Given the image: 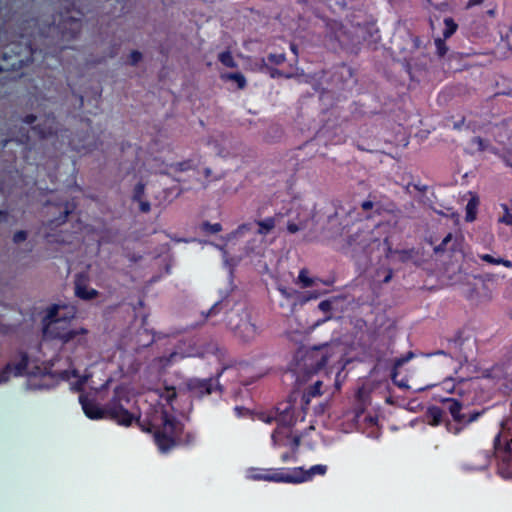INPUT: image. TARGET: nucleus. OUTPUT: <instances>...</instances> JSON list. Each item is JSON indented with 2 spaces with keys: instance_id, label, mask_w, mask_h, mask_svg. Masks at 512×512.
<instances>
[{
  "instance_id": "50",
  "label": "nucleus",
  "mask_w": 512,
  "mask_h": 512,
  "mask_svg": "<svg viewBox=\"0 0 512 512\" xmlns=\"http://www.w3.org/2000/svg\"><path fill=\"white\" fill-rule=\"evenodd\" d=\"M70 212L71 211L69 210L68 205H66L65 208H64L63 214L57 219L58 223L59 224L64 223L66 221V218H67V216L69 215Z\"/></svg>"
},
{
  "instance_id": "7",
  "label": "nucleus",
  "mask_w": 512,
  "mask_h": 512,
  "mask_svg": "<svg viewBox=\"0 0 512 512\" xmlns=\"http://www.w3.org/2000/svg\"><path fill=\"white\" fill-rule=\"evenodd\" d=\"M71 373L74 377L78 378V380L72 384V389L80 393L79 402L85 415L91 420H96V391H84V385L90 376L85 375L80 377L75 369L72 370Z\"/></svg>"
},
{
  "instance_id": "16",
  "label": "nucleus",
  "mask_w": 512,
  "mask_h": 512,
  "mask_svg": "<svg viewBox=\"0 0 512 512\" xmlns=\"http://www.w3.org/2000/svg\"><path fill=\"white\" fill-rule=\"evenodd\" d=\"M441 388L447 393L454 394L457 397H465L469 391L470 382L468 380H460L455 382L452 378L443 380L440 384Z\"/></svg>"
},
{
  "instance_id": "1",
  "label": "nucleus",
  "mask_w": 512,
  "mask_h": 512,
  "mask_svg": "<svg viewBox=\"0 0 512 512\" xmlns=\"http://www.w3.org/2000/svg\"><path fill=\"white\" fill-rule=\"evenodd\" d=\"M106 419L120 426L129 427L133 422L142 431L154 432V442L161 453H169L176 446H191L196 442V434L192 431L184 432V425L171 416L165 409L161 410V425L142 420L141 415L132 410V398L129 389L118 385L114 389L112 398L105 404H98V420Z\"/></svg>"
},
{
  "instance_id": "45",
  "label": "nucleus",
  "mask_w": 512,
  "mask_h": 512,
  "mask_svg": "<svg viewBox=\"0 0 512 512\" xmlns=\"http://www.w3.org/2000/svg\"><path fill=\"white\" fill-rule=\"evenodd\" d=\"M269 60L274 62L275 64H281L282 62L285 61V55L284 54H270L269 55Z\"/></svg>"
},
{
  "instance_id": "9",
  "label": "nucleus",
  "mask_w": 512,
  "mask_h": 512,
  "mask_svg": "<svg viewBox=\"0 0 512 512\" xmlns=\"http://www.w3.org/2000/svg\"><path fill=\"white\" fill-rule=\"evenodd\" d=\"M327 470V466L323 464L313 465L309 469L304 467L287 468L288 483L300 484L311 481L316 475L324 476Z\"/></svg>"
},
{
  "instance_id": "6",
  "label": "nucleus",
  "mask_w": 512,
  "mask_h": 512,
  "mask_svg": "<svg viewBox=\"0 0 512 512\" xmlns=\"http://www.w3.org/2000/svg\"><path fill=\"white\" fill-rule=\"evenodd\" d=\"M224 369L225 368H222L214 377L189 379L186 385L191 396L201 399L215 391L221 394L223 392V386L219 383V378L222 376Z\"/></svg>"
},
{
  "instance_id": "47",
  "label": "nucleus",
  "mask_w": 512,
  "mask_h": 512,
  "mask_svg": "<svg viewBox=\"0 0 512 512\" xmlns=\"http://www.w3.org/2000/svg\"><path fill=\"white\" fill-rule=\"evenodd\" d=\"M300 229H301V227L298 224L294 223V222H289L287 224V230L291 234H294V233L298 232Z\"/></svg>"
},
{
  "instance_id": "32",
  "label": "nucleus",
  "mask_w": 512,
  "mask_h": 512,
  "mask_svg": "<svg viewBox=\"0 0 512 512\" xmlns=\"http://www.w3.org/2000/svg\"><path fill=\"white\" fill-rule=\"evenodd\" d=\"M32 129L39 135L41 139H46L55 133L51 127L43 128L41 125H35L32 127Z\"/></svg>"
},
{
  "instance_id": "48",
  "label": "nucleus",
  "mask_w": 512,
  "mask_h": 512,
  "mask_svg": "<svg viewBox=\"0 0 512 512\" xmlns=\"http://www.w3.org/2000/svg\"><path fill=\"white\" fill-rule=\"evenodd\" d=\"M452 236L451 234H448L444 239L443 241L441 242V244H439L437 247H436V251H441V250H444L445 249V246L447 245V243L451 240Z\"/></svg>"
},
{
  "instance_id": "8",
  "label": "nucleus",
  "mask_w": 512,
  "mask_h": 512,
  "mask_svg": "<svg viewBox=\"0 0 512 512\" xmlns=\"http://www.w3.org/2000/svg\"><path fill=\"white\" fill-rule=\"evenodd\" d=\"M367 32L366 26L358 24L352 26L351 29L339 30L336 33V39L345 49L356 52L362 40L365 39Z\"/></svg>"
},
{
  "instance_id": "52",
  "label": "nucleus",
  "mask_w": 512,
  "mask_h": 512,
  "mask_svg": "<svg viewBox=\"0 0 512 512\" xmlns=\"http://www.w3.org/2000/svg\"><path fill=\"white\" fill-rule=\"evenodd\" d=\"M24 66H0V72L5 71H18L19 69L23 68Z\"/></svg>"
},
{
  "instance_id": "10",
  "label": "nucleus",
  "mask_w": 512,
  "mask_h": 512,
  "mask_svg": "<svg viewBox=\"0 0 512 512\" xmlns=\"http://www.w3.org/2000/svg\"><path fill=\"white\" fill-rule=\"evenodd\" d=\"M19 361L17 363H7L0 370V384L6 383L9 381L11 375L15 377L23 376L28 369L29 365V356L25 351H20L18 353Z\"/></svg>"
},
{
  "instance_id": "22",
  "label": "nucleus",
  "mask_w": 512,
  "mask_h": 512,
  "mask_svg": "<svg viewBox=\"0 0 512 512\" xmlns=\"http://www.w3.org/2000/svg\"><path fill=\"white\" fill-rule=\"evenodd\" d=\"M255 224L258 226L256 233L265 236L274 229L275 219L274 217H267L263 220L255 221Z\"/></svg>"
},
{
  "instance_id": "18",
  "label": "nucleus",
  "mask_w": 512,
  "mask_h": 512,
  "mask_svg": "<svg viewBox=\"0 0 512 512\" xmlns=\"http://www.w3.org/2000/svg\"><path fill=\"white\" fill-rule=\"evenodd\" d=\"M414 357V353L409 351L408 353H406L405 355L401 356V357H398L394 360L393 362V366H392V369H391V379L393 381L394 384H396L398 387L400 388H404V387H407L406 383L404 381H398L397 380V376H398V369L403 366L405 363H407L408 361H410L412 358Z\"/></svg>"
},
{
  "instance_id": "26",
  "label": "nucleus",
  "mask_w": 512,
  "mask_h": 512,
  "mask_svg": "<svg viewBox=\"0 0 512 512\" xmlns=\"http://www.w3.org/2000/svg\"><path fill=\"white\" fill-rule=\"evenodd\" d=\"M427 415L432 425H439L443 419V410L438 406H431L428 408Z\"/></svg>"
},
{
  "instance_id": "12",
  "label": "nucleus",
  "mask_w": 512,
  "mask_h": 512,
  "mask_svg": "<svg viewBox=\"0 0 512 512\" xmlns=\"http://www.w3.org/2000/svg\"><path fill=\"white\" fill-rule=\"evenodd\" d=\"M403 42V47L399 43H395L394 53L398 55L396 61L404 64H410V61L412 60L410 54L413 50L419 49L422 42L419 37L411 34L407 35Z\"/></svg>"
},
{
  "instance_id": "54",
  "label": "nucleus",
  "mask_w": 512,
  "mask_h": 512,
  "mask_svg": "<svg viewBox=\"0 0 512 512\" xmlns=\"http://www.w3.org/2000/svg\"><path fill=\"white\" fill-rule=\"evenodd\" d=\"M361 207L364 211H368L373 208V202L370 200H366L362 202Z\"/></svg>"
},
{
  "instance_id": "51",
  "label": "nucleus",
  "mask_w": 512,
  "mask_h": 512,
  "mask_svg": "<svg viewBox=\"0 0 512 512\" xmlns=\"http://www.w3.org/2000/svg\"><path fill=\"white\" fill-rule=\"evenodd\" d=\"M37 117L34 115V114H27L24 118H23V122L26 123V124H33L35 121H36Z\"/></svg>"
},
{
  "instance_id": "23",
  "label": "nucleus",
  "mask_w": 512,
  "mask_h": 512,
  "mask_svg": "<svg viewBox=\"0 0 512 512\" xmlns=\"http://www.w3.org/2000/svg\"><path fill=\"white\" fill-rule=\"evenodd\" d=\"M479 204V199L477 196L471 197L466 205V215L465 220L467 222H473L476 219L477 208Z\"/></svg>"
},
{
  "instance_id": "5",
  "label": "nucleus",
  "mask_w": 512,
  "mask_h": 512,
  "mask_svg": "<svg viewBox=\"0 0 512 512\" xmlns=\"http://www.w3.org/2000/svg\"><path fill=\"white\" fill-rule=\"evenodd\" d=\"M442 404L446 407L448 412L450 413L452 419L457 424L462 425L461 427H455L453 431L454 434H459L463 427L469 425L470 423L478 420V418L483 414L484 411H473L468 415L462 413V409L464 406L469 405V400L465 397H447L441 399Z\"/></svg>"
},
{
  "instance_id": "62",
  "label": "nucleus",
  "mask_w": 512,
  "mask_h": 512,
  "mask_svg": "<svg viewBox=\"0 0 512 512\" xmlns=\"http://www.w3.org/2000/svg\"><path fill=\"white\" fill-rule=\"evenodd\" d=\"M404 67H405L406 73L411 75L414 66L408 65V66H404Z\"/></svg>"
},
{
  "instance_id": "13",
  "label": "nucleus",
  "mask_w": 512,
  "mask_h": 512,
  "mask_svg": "<svg viewBox=\"0 0 512 512\" xmlns=\"http://www.w3.org/2000/svg\"><path fill=\"white\" fill-rule=\"evenodd\" d=\"M376 241L373 233L368 230H359L348 238V245L354 252L366 253L371 243Z\"/></svg>"
},
{
  "instance_id": "41",
  "label": "nucleus",
  "mask_w": 512,
  "mask_h": 512,
  "mask_svg": "<svg viewBox=\"0 0 512 512\" xmlns=\"http://www.w3.org/2000/svg\"><path fill=\"white\" fill-rule=\"evenodd\" d=\"M479 257L482 261L487 262L489 264L500 265V257L495 258L490 254H482Z\"/></svg>"
},
{
  "instance_id": "53",
  "label": "nucleus",
  "mask_w": 512,
  "mask_h": 512,
  "mask_svg": "<svg viewBox=\"0 0 512 512\" xmlns=\"http://www.w3.org/2000/svg\"><path fill=\"white\" fill-rule=\"evenodd\" d=\"M413 187H414V189H416L417 191H419L421 193H425L428 189L427 185L421 184V183H415V184H413Z\"/></svg>"
},
{
  "instance_id": "19",
  "label": "nucleus",
  "mask_w": 512,
  "mask_h": 512,
  "mask_svg": "<svg viewBox=\"0 0 512 512\" xmlns=\"http://www.w3.org/2000/svg\"><path fill=\"white\" fill-rule=\"evenodd\" d=\"M144 193L145 184L138 182L133 189L132 201L139 203V210L142 213H148L151 210V205L149 201L143 199Z\"/></svg>"
},
{
  "instance_id": "63",
  "label": "nucleus",
  "mask_w": 512,
  "mask_h": 512,
  "mask_svg": "<svg viewBox=\"0 0 512 512\" xmlns=\"http://www.w3.org/2000/svg\"><path fill=\"white\" fill-rule=\"evenodd\" d=\"M69 374H70V372H69V371H64V372H63V377H65V378L69 379V377H70V376H69Z\"/></svg>"
},
{
  "instance_id": "2",
  "label": "nucleus",
  "mask_w": 512,
  "mask_h": 512,
  "mask_svg": "<svg viewBox=\"0 0 512 512\" xmlns=\"http://www.w3.org/2000/svg\"><path fill=\"white\" fill-rule=\"evenodd\" d=\"M76 312L77 309L73 305H52L45 316L48 322L46 330L51 337L68 343L78 335L85 334L87 331L84 328L77 330L69 327V322L74 319Z\"/></svg>"
},
{
  "instance_id": "59",
  "label": "nucleus",
  "mask_w": 512,
  "mask_h": 512,
  "mask_svg": "<svg viewBox=\"0 0 512 512\" xmlns=\"http://www.w3.org/2000/svg\"><path fill=\"white\" fill-rule=\"evenodd\" d=\"M500 264L507 268H512V261L510 260L500 258Z\"/></svg>"
},
{
  "instance_id": "64",
  "label": "nucleus",
  "mask_w": 512,
  "mask_h": 512,
  "mask_svg": "<svg viewBox=\"0 0 512 512\" xmlns=\"http://www.w3.org/2000/svg\"><path fill=\"white\" fill-rule=\"evenodd\" d=\"M317 297H318V294H311L306 299L309 300V299L317 298Z\"/></svg>"
},
{
  "instance_id": "58",
  "label": "nucleus",
  "mask_w": 512,
  "mask_h": 512,
  "mask_svg": "<svg viewBox=\"0 0 512 512\" xmlns=\"http://www.w3.org/2000/svg\"><path fill=\"white\" fill-rule=\"evenodd\" d=\"M401 255V260L405 261L410 257V251L409 250H402L399 252Z\"/></svg>"
},
{
  "instance_id": "31",
  "label": "nucleus",
  "mask_w": 512,
  "mask_h": 512,
  "mask_svg": "<svg viewBox=\"0 0 512 512\" xmlns=\"http://www.w3.org/2000/svg\"><path fill=\"white\" fill-rule=\"evenodd\" d=\"M193 162L192 160H184L181 162L172 163L170 168H172L176 172H184L192 169Z\"/></svg>"
},
{
  "instance_id": "4",
  "label": "nucleus",
  "mask_w": 512,
  "mask_h": 512,
  "mask_svg": "<svg viewBox=\"0 0 512 512\" xmlns=\"http://www.w3.org/2000/svg\"><path fill=\"white\" fill-rule=\"evenodd\" d=\"M494 455L498 459V472L512 479V416L502 420L500 431L493 440Z\"/></svg>"
},
{
  "instance_id": "61",
  "label": "nucleus",
  "mask_w": 512,
  "mask_h": 512,
  "mask_svg": "<svg viewBox=\"0 0 512 512\" xmlns=\"http://www.w3.org/2000/svg\"><path fill=\"white\" fill-rule=\"evenodd\" d=\"M392 279V271L389 270L388 274L384 277L383 282L388 283Z\"/></svg>"
},
{
  "instance_id": "28",
  "label": "nucleus",
  "mask_w": 512,
  "mask_h": 512,
  "mask_svg": "<svg viewBox=\"0 0 512 512\" xmlns=\"http://www.w3.org/2000/svg\"><path fill=\"white\" fill-rule=\"evenodd\" d=\"M286 438H287L286 442L288 443L287 446H289L294 453H297L300 443H301L300 436L292 435V432H290V433H286Z\"/></svg>"
},
{
  "instance_id": "21",
  "label": "nucleus",
  "mask_w": 512,
  "mask_h": 512,
  "mask_svg": "<svg viewBox=\"0 0 512 512\" xmlns=\"http://www.w3.org/2000/svg\"><path fill=\"white\" fill-rule=\"evenodd\" d=\"M291 430L285 427L278 426L272 433L271 438L274 446H287L288 443L286 433H290Z\"/></svg>"
},
{
  "instance_id": "20",
  "label": "nucleus",
  "mask_w": 512,
  "mask_h": 512,
  "mask_svg": "<svg viewBox=\"0 0 512 512\" xmlns=\"http://www.w3.org/2000/svg\"><path fill=\"white\" fill-rule=\"evenodd\" d=\"M235 333L243 338L244 341H248L256 335V326L250 322L249 319L241 320L240 323L234 327Z\"/></svg>"
},
{
  "instance_id": "37",
  "label": "nucleus",
  "mask_w": 512,
  "mask_h": 512,
  "mask_svg": "<svg viewBox=\"0 0 512 512\" xmlns=\"http://www.w3.org/2000/svg\"><path fill=\"white\" fill-rule=\"evenodd\" d=\"M472 144H476L477 149L480 152H484L485 150H487V148L489 146L488 142L486 140H484L483 138H481L480 136L473 137Z\"/></svg>"
},
{
  "instance_id": "56",
  "label": "nucleus",
  "mask_w": 512,
  "mask_h": 512,
  "mask_svg": "<svg viewBox=\"0 0 512 512\" xmlns=\"http://www.w3.org/2000/svg\"><path fill=\"white\" fill-rule=\"evenodd\" d=\"M278 290L286 298H290L292 296V293L288 292V290L285 287H279Z\"/></svg>"
},
{
  "instance_id": "29",
  "label": "nucleus",
  "mask_w": 512,
  "mask_h": 512,
  "mask_svg": "<svg viewBox=\"0 0 512 512\" xmlns=\"http://www.w3.org/2000/svg\"><path fill=\"white\" fill-rule=\"evenodd\" d=\"M201 230L207 234H216L222 230L220 223L211 224L208 221H204L201 225Z\"/></svg>"
},
{
  "instance_id": "25",
  "label": "nucleus",
  "mask_w": 512,
  "mask_h": 512,
  "mask_svg": "<svg viewBox=\"0 0 512 512\" xmlns=\"http://www.w3.org/2000/svg\"><path fill=\"white\" fill-rule=\"evenodd\" d=\"M159 397L171 405L177 397L176 388L174 386H164L163 389L159 390Z\"/></svg>"
},
{
  "instance_id": "40",
  "label": "nucleus",
  "mask_w": 512,
  "mask_h": 512,
  "mask_svg": "<svg viewBox=\"0 0 512 512\" xmlns=\"http://www.w3.org/2000/svg\"><path fill=\"white\" fill-rule=\"evenodd\" d=\"M505 214L500 218V222L505 223L506 225L512 226V213L509 212V208L507 205H503Z\"/></svg>"
},
{
  "instance_id": "60",
  "label": "nucleus",
  "mask_w": 512,
  "mask_h": 512,
  "mask_svg": "<svg viewBox=\"0 0 512 512\" xmlns=\"http://www.w3.org/2000/svg\"><path fill=\"white\" fill-rule=\"evenodd\" d=\"M344 140H345V136L344 135H338L337 139H333V140H331V142L333 144H338V143L343 142Z\"/></svg>"
},
{
  "instance_id": "30",
  "label": "nucleus",
  "mask_w": 512,
  "mask_h": 512,
  "mask_svg": "<svg viewBox=\"0 0 512 512\" xmlns=\"http://www.w3.org/2000/svg\"><path fill=\"white\" fill-rule=\"evenodd\" d=\"M298 281L301 283L303 288L311 287L314 284V279L308 276V271L306 269L300 270Z\"/></svg>"
},
{
  "instance_id": "24",
  "label": "nucleus",
  "mask_w": 512,
  "mask_h": 512,
  "mask_svg": "<svg viewBox=\"0 0 512 512\" xmlns=\"http://www.w3.org/2000/svg\"><path fill=\"white\" fill-rule=\"evenodd\" d=\"M221 78L224 81H233L236 83L238 89H243L246 86V79L240 72L223 73Z\"/></svg>"
},
{
  "instance_id": "44",
  "label": "nucleus",
  "mask_w": 512,
  "mask_h": 512,
  "mask_svg": "<svg viewBox=\"0 0 512 512\" xmlns=\"http://www.w3.org/2000/svg\"><path fill=\"white\" fill-rule=\"evenodd\" d=\"M435 45L437 47V51L439 53V55H444L446 53V47H445V43L442 39H436L435 40Z\"/></svg>"
},
{
  "instance_id": "33",
  "label": "nucleus",
  "mask_w": 512,
  "mask_h": 512,
  "mask_svg": "<svg viewBox=\"0 0 512 512\" xmlns=\"http://www.w3.org/2000/svg\"><path fill=\"white\" fill-rule=\"evenodd\" d=\"M321 387H322V381H316L313 385H311L307 389V392L305 393L304 397L306 395L308 397L320 396L322 394Z\"/></svg>"
},
{
  "instance_id": "46",
  "label": "nucleus",
  "mask_w": 512,
  "mask_h": 512,
  "mask_svg": "<svg viewBox=\"0 0 512 512\" xmlns=\"http://www.w3.org/2000/svg\"><path fill=\"white\" fill-rule=\"evenodd\" d=\"M132 64H137L142 60V53L139 51H132L130 54Z\"/></svg>"
},
{
  "instance_id": "39",
  "label": "nucleus",
  "mask_w": 512,
  "mask_h": 512,
  "mask_svg": "<svg viewBox=\"0 0 512 512\" xmlns=\"http://www.w3.org/2000/svg\"><path fill=\"white\" fill-rule=\"evenodd\" d=\"M27 237H28L27 231L19 230L14 233L12 240L15 244H20V243L24 242L27 239Z\"/></svg>"
},
{
  "instance_id": "17",
  "label": "nucleus",
  "mask_w": 512,
  "mask_h": 512,
  "mask_svg": "<svg viewBox=\"0 0 512 512\" xmlns=\"http://www.w3.org/2000/svg\"><path fill=\"white\" fill-rule=\"evenodd\" d=\"M276 421L278 426L290 429L297 422L294 408L291 404H287L282 410L277 408Z\"/></svg>"
},
{
  "instance_id": "11",
  "label": "nucleus",
  "mask_w": 512,
  "mask_h": 512,
  "mask_svg": "<svg viewBox=\"0 0 512 512\" xmlns=\"http://www.w3.org/2000/svg\"><path fill=\"white\" fill-rule=\"evenodd\" d=\"M249 477L253 480H263L275 483H288L287 468L260 469L252 468Z\"/></svg>"
},
{
  "instance_id": "35",
  "label": "nucleus",
  "mask_w": 512,
  "mask_h": 512,
  "mask_svg": "<svg viewBox=\"0 0 512 512\" xmlns=\"http://www.w3.org/2000/svg\"><path fill=\"white\" fill-rule=\"evenodd\" d=\"M253 228V223H243L238 226V228L233 232V235L236 236H242L246 232L251 231Z\"/></svg>"
},
{
  "instance_id": "38",
  "label": "nucleus",
  "mask_w": 512,
  "mask_h": 512,
  "mask_svg": "<svg viewBox=\"0 0 512 512\" xmlns=\"http://www.w3.org/2000/svg\"><path fill=\"white\" fill-rule=\"evenodd\" d=\"M218 60L221 64H234L232 54L229 50H225L218 55Z\"/></svg>"
},
{
  "instance_id": "43",
  "label": "nucleus",
  "mask_w": 512,
  "mask_h": 512,
  "mask_svg": "<svg viewBox=\"0 0 512 512\" xmlns=\"http://www.w3.org/2000/svg\"><path fill=\"white\" fill-rule=\"evenodd\" d=\"M318 308L323 312H330L332 309V303L329 300H323L319 303Z\"/></svg>"
},
{
  "instance_id": "49",
  "label": "nucleus",
  "mask_w": 512,
  "mask_h": 512,
  "mask_svg": "<svg viewBox=\"0 0 512 512\" xmlns=\"http://www.w3.org/2000/svg\"><path fill=\"white\" fill-rule=\"evenodd\" d=\"M465 121H466V118L464 116H462L460 118V120L456 121L453 123V129L454 130H461L462 127L464 126L465 124Z\"/></svg>"
},
{
  "instance_id": "57",
  "label": "nucleus",
  "mask_w": 512,
  "mask_h": 512,
  "mask_svg": "<svg viewBox=\"0 0 512 512\" xmlns=\"http://www.w3.org/2000/svg\"><path fill=\"white\" fill-rule=\"evenodd\" d=\"M8 220V212L5 210H0V223L6 222Z\"/></svg>"
},
{
  "instance_id": "15",
  "label": "nucleus",
  "mask_w": 512,
  "mask_h": 512,
  "mask_svg": "<svg viewBox=\"0 0 512 512\" xmlns=\"http://www.w3.org/2000/svg\"><path fill=\"white\" fill-rule=\"evenodd\" d=\"M259 67L261 69H266L270 73L271 77H273V78H275V77H285V78L296 77L299 82H305V83L311 82V80L313 78L310 75H306L304 73H299L298 66H289V68H295V72H286V71L278 69L276 66H269V65L259 66Z\"/></svg>"
},
{
  "instance_id": "3",
  "label": "nucleus",
  "mask_w": 512,
  "mask_h": 512,
  "mask_svg": "<svg viewBox=\"0 0 512 512\" xmlns=\"http://www.w3.org/2000/svg\"><path fill=\"white\" fill-rule=\"evenodd\" d=\"M331 356V346L328 343L306 349L300 348L295 355L294 371L304 377H310L325 368Z\"/></svg>"
},
{
  "instance_id": "27",
  "label": "nucleus",
  "mask_w": 512,
  "mask_h": 512,
  "mask_svg": "<svg viewBox=\"0 0 512 512\" xmlns=\"http://www.w3.org/2000/svg\"><path fill=\"white\" fill-rule=\"evenodd\" d=\"M444 25L445 28L443 30V37L444 39H448L456 32L458 25L451 17H447L444 19Z\"/></svg>"
},
{
  "instance_id": "42",
  "label": "nucleus",
  "mask_w": 512,
  "mask_h": 512,
  "mask_svg": "<svg viewBox=\"0 0 512 512\" xmlns=\"http://www.w3.org/2000/svg\"><path fill=\"white\" fill-rule=\"evenodd\" d=\"M281 461L283 463L289 462V461H297L296 453L292 452H285L281 455Z\"/></svg>"
},
{
  "instance_id": "36",
  "label": "nucleus",
  "mask_w": 512,
  "mask_h": 512,
  "mask_svg": "<svg viewBox=\"0 0 512 512\" xmlns=\"http://www.w3.org/2000/svg\"><path fill=\"white\" fill-rule=\"evenodd\" d=\"M105 3L109 4V10L107 11V14L113 13L114 10H116L117 7L121 5L119 0H98V7L100 5H104Z\"/></svg>"
},
{
  "instance_id": "34",
  "label": "nucleus",
  "mask_w": 512,
  "mask_h": 512,
  "mask_svg": "<svg viewBox=\"0 0 512 512\" xmlns=\"http://www.w3.org/2000/svg\"><path fill=\"white\" fill-rule=\"evenodd\" d=\"M226 306L223 300L216 302L207 312L206 317L217 315Z\"/></svg>"
},
{
  "instance_id": "14",
  "label": "nucleus",
  "mask_w": 512,
  "mask_h": 512,
  "mask_svg": "<svg viewBox=\"0 0 512 512\" xmlns=\"http://www.w3.org/2000/svg\"><path fill=\"white\" fill-rule=\"evenodd\" d=\"M89 276L87 272H80L75 275V295L82 300H91L96 297L95 289H88Z\"/></svg>"
},
{
  "instance_id": "55",
  "label": "nucleus",
  "mask_w": 512,
  "mask_h": 512,
  "mask_svg": "<svg viewBox=\"0 0 512 512\" xmlns=\"http://www.w3.org/2000/svg\"><path fill=\"white\" fill-rule=\"evenodd\" d=\"M483 1H484V0H469V1L467 2L466 7H467V8H472V7L476 6V5H479V4L483 3Z\"/></svg>"
}]
</instances>
